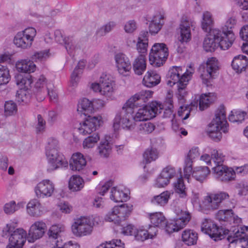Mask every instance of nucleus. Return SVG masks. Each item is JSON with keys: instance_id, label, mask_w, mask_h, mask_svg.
Listing matches in <instances>:
<instances>
[{"instance_id": "obj_46", "label": "nucleus", "mask_w": 248, "mask_h": 248, "mask_svg": "<svg viewBox=\"0 0 248 248\" xmlns=\"http://www.w3.org/2000/svg\"><path fill=\"white\" fill-rule=\"evenodd\" d=\"M155 125L149 122H143L141 123L139 126L138 129L140 133L143 134H148L152 133L155 129Z\"/></svg>"}, {"instance_id": "obj_22", "label": "nucleus", "mask_w": 248, "mask_h": 248, "mask_svg": "<svg viewBox=\"0 0 248 248\" xmlns=\"http://www.w3.org/2000/svg\"><path fill=\"white\" fill-rule=\"evenodd\" d=\"M161 77L155 71H148L142 80L143 84L149 88L156 86L160 82Z\"/></svg>"}, {"instance_id": "obj_37", "label": "nucleus", "mask_w": 248, "mask_h": 248, "mask_svg": "<svg viewBox=\"0 0 248 248\" xmlns=\"http://www.w3.org/2000/svg\"><path fill=\"white\" fill-rule=\"evenodd\" d=\"M64 231V227L60 224L52 225L49 229L47 234L49 238L57 240H61V233Z\"/></svg>"}, {"instance_id": "obj_14", "label": "nucleus", "mask_w": 248, "mask_h": 248, "mask_svg": "<svg viewBox=\"0 0 248 248\" xmlns=\"http://www.w3.org/2000/svg\"><path fill=\"white\" fill-rule=\"evenodd\" d=\"M201 231L208 234L211 238H214L215 240L221 239L223 236L222 232L225 234L229 232L228 230L223 231L222 228H219L212 220L209 219H205L202 222Z\"/></svg>"}, {"instance_id": "obj_38", "label": "nucleus", "mask_w": 248, "mask_h": 248, "mask_svg": "<svg viewBox=\"0 0 248 248\" xmlns=\"http://www.w3.org/2000/svg\"><path fill=\"white\" fill-rule=\"evenodd\" d=\"M146 67L145 58L143 55L140 56L135 59L133 63V70L135 73L138 75H141L145 71Z\"/></svg>"}, {"instance_id": "obj_26", "label": "nucleus", "mask_w": 248, "mask_h": 248, "mask_svg": "<svg viewBox=\"0 0 248 248\" xmlns=\"http://www.w3.org/2000/svg\"><path fill=\"white\" fill-rule=\"evenodd\" d=\"M216 217L219 221H230L233 220L237 223L241 222V218L237 217L235 218L232 209L220 210L216 214Z\"/></svg>"}, {"instance_id": "obj_49", "label": "nucleus", "mask_w": 248, "mask_h": 248, "mask_svg": "<svg viewBox=\"0 0 248 248\" xmlns=\"http://www.w3.org/2000/svg\"><path fill=\"white\" fill-rule=\"evenodd\" d=\"M16 83L21 89L28 88L30 86L32 81L28 77H23L22 75L19 74L16 76Z\"/></svg>"}, {"instance_id": "obj_53", "label": "nucleus", "mask_w": 248, "mask_h": 248, "mask_svg": "<svg viewBox=\"0 0 248 248\" xmlns=\"http://www.w3.org/2000/svg\"><path fill=\"white\" fill-rule=\"evenodd\" d=\"M116 26L115 22L110 21L96 31V34L99 36H103L110 32Z\"/></svg>"}, {"instance_id": "obj_34", "label": "nucleus", "mask_w": 248, "mask_h": 248, "mask_svg": "<svg viewBox=\"0 0 248 248\" xmlns=\"http://www.w3.org/2000/svg\"><path fill=\"white\" fill-rule=\"evenodd\" d=\"M14 42L17 47L23 49L30 47L32 43L31 40L27 38L21 32H18L15 36Z\"/></svg>"}, {"instance_id": "obj_57", "label": "nucleus", "mask_w": 248, "mask_h": 248, "mask_svg": "<svg viewBox=\"0 0 248 248\" xmlns=\"http://www.w3.org/2000/svg\"><path fill=\"white\" fill-rule=\"evenodd\" d=\"M191 111V108H190L188 105L186 106H181L179 108L178 114L179 116L183 117V120L187 119L189 116L190 111Z\"/></svg>"}, {"instance_id": "obj_7", "label": "nucleus", "mask_w": 248, "mask_h": 248, "mask_svg": "<svg viewBox=\"0 0 248 248\" xmlns=\"http://www.w3.org/2000/svg\"><path fill=\"white\" fill-rule=\"evenodd\" d=\"M58 141L50 138L48 141L46 155L51 170H56L60 167H66L68 162L62 155L58 152Z\"/></svg>"}, {"instance_id": "obj_5", "label": "nucleus", "mask_w": 248, "mask_h": 248, "mask_svg": "<svg viewBox=\"0 0 248 248\" xmlns=\"http://www.w3.org/2000/svg\"><path fill=\"white\" fill-rule=\"evenodd\" d=\"M221 130L225 133L228 132V124L223 107H221L217 110L215 118L209 124L207 132L211 139L214 141H218L222 138Z\"/></svg>"}, {"instance_id": "obj_3", "label": "nucleus", "mask_w": 248, "mask_h": 248, "mask_svg": "<svg viewBox=\"0 0 248 248\" xmlns=\"http://www.w3.org/2000/svg\"><path fill=\"white\" fill-rule=\"evenodd\" d=\"M193 72L186 70L183 73L182 67L174 66L168 72L167 84L177 87V98L180 103H184L187 95L186 86L191 78Z\"/></svg>"}, {"instance_id": "obj_27", "label": "nucleus", "mask_w": 248, "mask_h": 248, "mask_svg": "<svg viewBox=\"0 0 248 248\" xmlns=\"http://www.w3.org/2000/svg\"><path fill=\"white\" fill-rule=\"evenodd\" d=\"M248 64V60L246 56L239 55L235 56L232 62V68L237 73L245 70Z\"/></svg>"}, {"instance_id": "obj_63", "label": "nucleus", "mask_w": 248, "mask_h": 248, "mask_svg": "<svg viewBox=\"0 0 248 248\" xmlns=\"http://www.w3.org/2000/svg\"><path fill=\"white\" fill-rule=\"evenodd\" d=\"M148 42H138L137 43V49L140 55H143L144 58L147 54Z\"/></svg>"}, {"instance_id": "obj_31", "label": "nucleus", "mask_w": 248, "mask_h": 248, "mask_svg": "<svg viewBox=\"0 0 248 248\" xmlns=\"http://www.w3.org/2000/svg\"><path fill=\"white\" fill-rule=\"evenodd\" d=\"M198 238L197 233L194 230L190 229L185 230L182 234V241L187 246H192L196 244Z\"/></svg>"}, {"instance_id": "obj_48", "label": "nucleus", "mask_w": 248, "mask_h": 248, "mask_svg": "<svg viewBox=\"0 0 248 248\" xmlns=\"http://www.w3.org/2000/svg\"><path fill=\"white\" fill-rule=\"evenodd\" d=\"M10 79L8 69L5 66L0 65V85L8 83Z\"/></svg>"}, {"instance_id": "obj_58", "label": "nucleus", "mask_w": 248, "mask_h": 248, "mask_svg": "<svg viewBox=\"0 0 248 248\" xmlns=\"http://www.w3.org/2000/svg\"><path fill=\"white\" fill-rule=\"evenodd\" d=\"M137 29V24L134 20L126 22L124 26V30L127 33L134 32Z\"/></svg>"}, {"instance_id": "obj_55", "label": "nucleus", "mask_w": 248, "mask_h": 248, "mask_svg": "<svg viewBox=\"0 0 248 248\" xmlns=\"http://www.w3.org/2000/svg\"><path fill=\"white\" fill-rule=\"evenodd\" d=\"M161 173L170 180L175 175L176 170L174 167L169 165L164 168Z\"/></svg>"}, {"instance_id": "obj_50", "label": "nucleus", "mask_w": 248, "mask_h": 248, "mask_svg": "<svg viewBox=\"0 0 248 248\" xmlns=\"http://www.w3.org/2000/svg\"><path fill=\"white\" fill-rule=\"evenodd\" d=\"M246 114L245 111L236 110L233 114L229 115V120L232 123H241L244 120Z\"/></svg>"}, {"instance_id": "obj_62", "label": "nucleus", "mask_w": 248, "mask_h": 248, "mask_svg": "<svg viewBox=\"0 0 248 248\" xmlns=\"http://www.w3.org/2000/svg\"><path fill=\"white\" fill-rule=\"evenodd\" d=\"M170 180L169 179L162 175L160 173V175L156 180L155 185L157 187H163L168 185L170 183Z\"/></svg>"}, {"instance_id": "obj_20", "label": "nucleus", "mask_w": 248, "mask_h": 248, "mask_svg": "<svg viewBox=\"0 0 248 248\" xmlns=\"http://www.w3.org/2000/svg\"><path fill=\"white\" fill-rule=\"evenodd\" d=\"M115 60L119 72L124 74L129 71L131 68V65L128 58L123 53H118L115 56Z\"/></svg>"}, {"instance_id": "obj_54", "label": "nucleus", "mask_w": 248, "mask_h": 248, "mask_svg": "<svg viewBox=\"0 0 248 248\" xmlns=\"http://www.w3.org/2000/svg\"><path fill=\"white\" fill-rule=\"evenodd\" d=\"M193 160L189 158L186 157L185 160V166L184 169L185 177L188 179L189 177L192 173V162Z\"/></svg>"}, {"instance_id": "obj_33", "label": "nucleus", "mask_w": 248, "mask_h": 248, "mask_svg": "<svg viewBox=\"0 0 248 248\" xmlns=\"http://www.w3.org/2000/svg\"><path fill=\"white\" fill-rule=\"evenodd\" d=\"M16 68L19 72L31 73L35 71L36 65L32 61L22 60L16 62Z\"/></svg>"}, {"instance_id": "obj_32", "label": "nucleus", "mask_w": 248, "mask_h": 248, "mask_svg": "<svg viewBox=\"0 0 248 248\" xmlns=\"http://www.w3.org/2000/svg\"><path fill=\"white\" fill-rule=\"evenodd\" d=\"M210 172V170L208 167H198L194 168L191 174L197 181L202 183L206 179Z\"/></svg>"}, {"instance_id": "obj_47", "label": "nucleus", "mask_w": 248, "mask_h": 248, "mask_svg": "<svg viewBox=\"0 0 248 248\" xmlns=\"http://www.w3.org/2000/svg\"><path fill=\"white\" fill-rule=\"evenodd\" d=\"M124 246L120 239H113L101 244L97 248H124Z\"/></svg>"}, {"instance_id": "obj_43", "label": "nucleus", "mask_w": 248, "mask_h": 248, "mask_svg": "<svg viewBox=\"0 0 248 248\" xmlns=\"http://www.w3.org/2000/svg\"><path fill=\"white\" fill-rule=\"evenodd\" d=\"M211 95H213V93H205L200 96L199 103L200 110H203L207 108L214 101L211 98Z\"/></svg>"}, {"instance_id": "obj_59", "label": "nucleus", "mask_w": 248, "mask_h": 248, "mask_svg": "<svg viewBox=\"0 0 248 248\" xmlns=\"http://www.w3.org/2000/svg\"><path fill=\"white\" fill-rule=\"evenodd\" d=\"M18 209V206L16 205V202L14 201L6 203L4 206V212L7 214H13Z\"/></svg>"}, {"instance_id": "obj_6", "label": "nucleus", "mask_w": 248, "mask_h": 248, "mask_svg": "<svg viewBox=\"0 0 248 248\" xmlns=\"http://www.w3.org/2000/svg\"><path fill=\"white\" fill-rule=\"evenodd\" d=\"M212 157L215 164L212 169L216 178L222 182L233 180L235 177L234 170L222 165L225 155L220 152L215 151L212 155Z\"/></svg>"}, {"instance_id": "obj_45", "label": "nucleus", "mask_w": 248, "mask_h": 248, "mask_svg": "<svg viewBox=\"0 0 248 248\" xmlns=\"http://www.w3.org/2000/svg\"><path fill=\"white\" fill-rule=\"evenodd\" d=\"M101 118L100 116L91 117L89 115L84 121L88 127L91 128L92 130L95 131L97 127H99L100 124Z\"/></svg>"}, {"instance_id": "obj_16", "label": "nucleus", "mask_w": 248, "mask_h": 248, "mask_svg": "<svg viewBox=\"0 0 248 248\" xmlns=\"http://www.w3.org/2000/svg\"><path fill=\"white\" fill-rule=\"evenodd\" d=\"M47 227L43 221L35 222L31 226L28 233V240L29 242L33 243L41 238L44 234Z\"/></svg>"}, {"instance_id": "obj_44", "label": "nucleus", "mask_w": 248, "mask_h": 248, "mask_svg": "<svg viewBox=\"0 0 248 248\" xmlns=\"http://www.w3.org/2000/svg\"><path fill=\"white\" fill-rule=\"evenodd\" d=\"M174 189L178 193L181 198H184L186 196V186L182 177L177 179V182L174 184Z\"/></svg>"}, {"instance_id": "obj_28", "label": "nucleus", "mask_w": 248, "mask_h": 248, "mask_svg": "<svg viewBox=\"0 0 248 248\" xmlns=\"http://www.w3.org/2000/svg\"><path fill=\"white\" fill-rule=\"evenodd\" d=\"M151 223L154 226H150L152 228L153 231L156 233V227L162 228L165 226L166 223V218L162 213L160 212H156L151 214L150 216Z\"/></svg>"}, {"instance_id": "obj_39", "label": "nucleus", "mask_w": 248, "mask_h": 248, "mask_svg": "<svg viewBox=\"0 0 248 248\" xmlns=\"http://www.w3.org/2000/svg\"><path fill=\"white\" fill-rule=\"evenodd\" d=\"M84 186V181L79 176H72L69 181V189L73 191L80 190Z\"/></svg>"}, {"instance_id": "obj_1", "label": "nucleus", "mask_w": 248, "mask_h": 248, "mask_svg": "<svg viewBox=\"0 0 248 248\" xmlns=\"http://www.w3.org/2000/svg\"><path fill=\"white\" fill-rule=\"evenodd\" d=\"M152 94L151 91L142 90L131 97L117 113L113 121L114 130L119 129L121 125L124 129L131 130L135 126L134 121H146L154 118L159 110L158 103L155 102L139 109L136 115H133L134 108L146 102Z\"/></svg>"}, {"instance_id": "obj_51", "label": "nucleus", "mask_w": 248, "mask_h": 248, "mask_svg": "<svg viewBox=\"0 0 248 248\" xmlns=\"http://www.w3.org/2000/svg\"><path fill=\"white\" fill-rule=\"evenodd\" d=\"M17 111L16 104L12 101H6L4 105V113L6 116L15 114Z\"/></svg>"}, {"instance_id": "obj_41", "label": "nucleus", "mask_w": 248, "mask_h": 248, "mask_svg": "<svg viewBox=\"0 0 248 248\" xmlns=\"http://www.w3.org/2000/svg\"><path fill=\"white\" fill-rule=\"evenodd\" d=\"M204 204L209 210H216L219 208L215 193H209L205 197Z\"/></svg>"}, {"instance_id": "obj_40", "label": "nucleus", "mask_w": 248, "mask_h": 248, "mask_svg": "<svg viewBox=\"0 0 248 248\" xmlns=\"http://www.w3.org/2000/svg\"><path fill=\"white\" fill-rule=\"evenodd\" d=\"M155 235H156L155 232L150 227L148 230L137 229L135 237L137 240L143 241L149 238H153Z\"/></svg>"}, {"instance_id": "obj_36", "label": "nucleus", "mask_w": 248, "mask_h": 248, "mask_svg": "<svg viewBox=\"0 0 248 248\" xmlns=\"http://www.w3.org/2000/svg\"><path fill=\"white\" fill-rule=\"evenodd\" d=\"M64 43L67 51L70 54L81 48L80 43L72 37L65 38Z\"/></svg>"}, {"instance_id": "obj_64", "label": "nucleus", "mask_w": 248, "mask_h": 248, "mask_svg": "<svg viewBox=\"0 0 248 248\" xmlns=\"http://www.w3.org/2000/svg\"><path fill=\"white\" fill-rule=\"evenodd\" d=\"M21 32L23 33L27 38L31 40L32 43L36 34V30L33 28H26Z\"/></svg>"}, {"instance_id": "obj_10", "label": "nucleus", "mask_w": 248, "mask_h": 248, "mask_svg": "<svg viewBox=\"0 0 248 248\" xmlns=\"http://www.w3.org/2000/svg\"><path fill=\"white\" fill-rule=\"evenodd\" d=\"M169 56V50L164 43H155L151 49L149 59L151 64L160 67L163 64Z\"/></svg>"}, {"instance_id": "obj_60", "label": "nucleus", "mask_w": 248, "mask_h": 248, "mask_svg": "<svg viewBox=\"0 0 248 248\" xmlns=\"http://www.w3.org/2000/svg\"><path fill=\"white\" fill-rule=\"evenodd\" d=\"M48 52L47 50L36 52L31 56V60L35 62L43 61L48 57Z\"/></svg>"}, {"instance_id": "obj_42", "label": "nucleus", "mask_w": 248, "mask_h": 248, "mask_svg": "<svg viewBox=\"0 0 248 248\" xmlns=\"http://www.w3.org/2000/svg\"><path fill=\"white\" fill-rule=\"evenodd\" d=\"M159 155L157 150L153 147L147 148L143 154V158L146 163L155 160Z\"/></svg>"}, {"instance_id": "obj_13", "label": "nucleus", "mask_w": 248, "mask_h": 248, "mask_svg": "<svg viewBox=\"0 0 248 248\" xmlns=\"http://www.w3.org/2000/svg\"><path fill=\"white\" fill-rule=\"evenodd\" d=\"M234 236H228V241L230 243L229 248H248V240L245 237L248 235V227L244 226L235 229Z\"/></svg>"}, {"instance_id": "obj_2", "label": "nucleus", "mask_w": 248, "mask_h": 248, "mask_svg": "<svg viewBox=\"0 0 248 248\" xmlns=\"http://www.w3.org/2000/svg\"><path fill=\"white\" fill-rule=\"evenodd\" d=\"M235 36L231 31L221 32L215 28L208 32L203 43V47L206 52H212L220 46L221 49H228L232 44Z\"/></svg>"}, {"instance_id": "obj_30", "label": "nucleus", "mask_w": 248, "mask_h": 248, "mask_svg": "<svg viewBox=\"0 0 248 248\" xmlns=\"http://www.w3.org/2000/svg\"><path fill=\"white\" fill-rule=\"evenodd\" d=\"M214 20L212 15L208 11L203 12L201 22V27L205 32H209L214 29Z\"/></svg>"}, {"instance_id": "obj_4", "label": "nucleus", "mask_w": 248, "mask_h": 248, "mask_svg": "<svg viewBox=\"0 0 248 248\" xmlns=\"http://www.w3.org/2000/svg\"><path fill=\"white\" fill-rule=\"evenodd\" d=\"M17 222L12 221L3 229L2 236L9 238V243L6 248H22L26 241L27 233L23 229L17 227Z\"/></svg>"}, {"instance_id": "obj_15", "label": "nucleus", "mask_w": 248, "mask_h": 248, "mask_svg": "<svg viewBox=\"0 0 248 248\" xmlns=\"http://www.w3.org/2000/svg\"><path fill=\"white\" fill-rule=\"evenodd\" d=\"M193 21L186 16H183L179 25L180 36L178 40L181 43H187L191 40V27L193 26Z\"/></svg>"}, {"instance_id": "obj_52", "label": "nucleus", "mask_w": 248, "mask_h": 248, "mask_svg": "<svg viewBox=\"0 0 248 248\" xmlns=\"http://www.w3.org/2000/svg\"><path fill=\"white\" fill-rule=\"evenodd\" d=\"M99 140V137L98 134H93V136H89L84 140L83 146L84 148H92L95 144Z\"/></svg>"}, {"instance_id": "obj_9", "label": "nucleus", "mask_w": 248, "mask_h": 248, "mask_svg": "<svg viewBox=\"0 0 248 248\" xmlns=\"http://www.w3.org/2000/svg\"><path fill=\"white\" fill-rule=\"evenodd\" d=\"M132 210V205L123 204L114 206L106 215L105 219L109 222L123 226L126 218L130 215Z\"/></svg>"}, {"instance_id": "obj_24", "label": "nucleus", "mask_w": 248, "mask_h": 248, "mask_svg": "<svg viewBox=\"0 0 248 248\" xmlns=\"http://www.w3.org/2000/svg\"><path fill=\"white\" fill-rule=\"evenodd\" d=\"M94 103V101H91L87 98H82L78 102L77 110L85 116H89L93 112Z\"/></svg>"}, {"instance_id": "obj_21", "label": "nucleus", "mask_w": 248, "mask_h": 248, "mask_svg": "<svg viewBox=\"0 0 248 248\" xmlns=\"http://www.w3.org/2000/svg\"><path fill=\"white\" fill-rule=\"evenodd\" d=\"M112 143L111 138L109 136H106L104 140L100 142L97 151L101 157H108L111 152Z\"/></svg>"}, {"instance_id": "obj_19", "label": "nucleus", "mask_w": 248, "mask_h": 248, "mask_svg": "<svg viewBox=\"0 0 248 248\" xmlns=\"http://www.w3.org/2000/svg\"><path fill=\"white\" fill-rule=\"evenodd\" d=\"M86 164L87 161L84 155L80 153H77L72 155L69 166L72 170L79 171L84 169Z\"/></svg>"}, {"instance_id": "obj_11", "label": "nucleus", "mask_w": 248, "mask_h": 248, "mask_svg": "<svg viewBox=\"0 0 248 248\" xmlns=\"http://www.w3.org/2000/svg\"><path fill=\"white\" fill-rule=\"evenodd\" d=\"M93 223L91 218L81 217L75 219L71 229L73 234L81 237L89 235L93 231Z\"/></svg>"}, {"instance_id": "obj_29", "label": "nucleus", "mask_w": 248, "mask_h": 248, "mask_svg": "<svg viewBox=\"0 0 248 248\" xmlns=\"http://www.w3.org/2000/svg\"><path fill=\"white\" fill-rule=\"evenodd\" d=\"M128 192V190L125 189V191H124L119 188L117 189L113 187L111 190L110 198L116 202H125L129 199Z\"/></svg>"}, {"instance_id": "obj_8", "label": "nucleus", "mask_w": 248, "mask_h": 248, "mask_svg": "<svg viewBox=\"0 0 248 248\" xmlns=\"http://www.w3.org/2000/svg\"><path fill=\"white\" fill-rule=\"evenodd\" d=\"M219 68L218 61L214 57L208 59L205 63L200 65L199 71L202 83L207 86H209L211 81L217 76Z\"/></svg>"}, {"instance_id": "obj_12", "label": "nucleus", "mask_w": 248, "mask_h": 248, "mask_svg": "<svg viewBox=\"0 0 248 248\" xmlns=\"http://www.w3.org/2000/svg\"><path fill=\"white\" fill-rule=\"evenodd\" d=\"M91 87L95 92H98L106 97H110L114 92L113 81L109 76L102 74L99 80V82H94L92 84Z\"/></svg>"}, {"instance_id": "obj_61", "label": "nucleus", "mask_w": 248, "mask_h": 248, "mask_svg": "<svg viewBox=\"0 0 248 248\" xmlns=\"http://www.w3.org/2000/svg\"><path fill=\"white\" fill-rule=\"evenodd\" d=\"M112 183L111 181H108L103 185H99L97 188L98 193L104 196L108 189L112 186Z\"/></svg>"}, {"instance_id": "obj_23", "label": "nucleus", "mask_w": 248, "mask_h": 248, "mask_svg": "<svg viewBox=\"0 0 248 248\" xmlns=\"http://www.w3.org/2000/svg\"><path fill=\"white\" fill-rule=\"evenodd\" d=\"M27 211L29 215L38 217L44 213V208L36 199L31 200L27 205Z\"/></svg>"}, {"instance_id": "obj_56", "label": "nucleus", "mask_w": 248, "mask_h": 248, "mask_svg": "<svg viewBox=\"0 0 248 248\" xmlns=\"http://www.w3.org/2000/svg\"><path fill=\"white\" fill-rule=\"evenodd\" d=\"M219 207H222L224 202L228 200L230 198L229 194L226 192L221 191L215 193Z\"/></svg>"}, {"instance_id": "obj_17", "label": "nucleus", "mask_w": 248, "mask_h": 248, "mask_svg": "<svg viewBox=\"0 0 248 248\" xmlns=\"http://www.w3.org/2000/svg\"><path fill=\"white\" fill-rule=\"evenodd\" d=\"M54 185L49 180H44L39 183L35 187L34 190L38 198L50 197L54 192Z\"/></svg>"}, {"instance_id": "obj_18", "label": "nucleus", "mask_w": 248, "mask_h": 248, "mask_svg": "<svg viewBox=\"0 0 248 248\" xmlns=\"http://www.w3.org/2000/svg\"><path fill=\"white\" fill-rule=\"evenodd\" d=\"M175 212L178 216V217L172 220L175 226L178 229V231L183 229L189 221L191 216L190 213L186 211H183L179 207L176 208Z\"/></svg>"}, {"instance_id": "obj_35", "label": "nucleus", "mask_w": 248, "mask_h": 248, "mask_svg": "<svg viewBox=\"0 0 248 248\" xmlns=\"http://www.w3.org/2000/svg\"><path fill=\"white\" fill-rule=\"evenodd\" d=\"M171 194L172 193L168 191L163 192L160 194L154 196L151 200V202L157 205L164 206L168 203Z\"/></svg>"}, {"instance_id": "obj_25", "label": "nucleus", "mask_w": 248, "mask_h": 248, "mask_svg": "<svg viewBox=\"0 0 248 248\" xmlns=\"http://www.w3.org/2000/svg\"><path fill=\"white\" fill-rule=\"evenodd\" d=\"M164 15L160 13L154 16L149 27V31L152 34H156L161 30L164 24Z\"/></svg>"}]
</instances>
